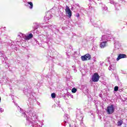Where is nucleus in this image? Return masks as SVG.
<instances>
[{
	"instance_id": "nucleus-1",
	"label": "nucleus",
	"mask_w": 127,
	"mask_h": 127,
	"mask_svg": "<svg viewBox=\"0 0 127 127\" xmlns=\"http://www.w3.org/2000/svg\"><path fill=\"white\" fill-rule=\"evenodd\" d=\"M106 112L108 115H112L115 113V106L114 105L112 104L107 107V109Z\"/></svg>"
},
{
	"instance_id": "nucleus-2",
	"label": "nucleus",
	"mask_w": 127,
	"mask_h": 127,
	"mask_svg": "<svg viewBox=\"0 0 127 127\" xmlns=\"http://www.w3.org/2000/svg\"><path fill=\"white\" fill-rule=\"evenodd\" d=\"M99 80H100V75H99L98 72L94 73L92 77V82H98Z\"/></svg>"
},
{
	"instance_id": "nucleus-3",
	"label": "nucleus",
	"mask_w": 127,
	"mask_h": 127,
	"mask_svg": "<svg viewBox=\"0 0 127 127\" xmlns=\"http://www.w3.org/2000/svg\"><path fill=\"white\" fill-rule=\"evenodd\" d=\"M91 55L89 54H86L84 56H82L81 57V59L82 61H87L88 60H91Z\"/></svg>"
},
{
	"instance_id": "nucleus-4",
	"label": "nucleus",
	"mask_w": 127,
	"mask_h": 127,
	"mask_svg": "<svg viewBox=\"0 0 127 127\" xmlns=\"http://www.w3.org/2000/svg\"><path fill=\"white\" fill-rule=\"evenodd\" d=\"M65 12L67 14V16H68L69 18H71V16H72V11H71L68 5H66Z\"/></svg>"
},
{
	"instance_id": "nucleus-5",
	"label": "nucleus",
	"mask_w": 127,
	"mask_h": 127,
	"mask_svg": "<svg viewBox=\"0 0 127 127\" xmlns=\"http://www.w3.org/2000/svg\"><path fill=\"white\" fill-rule=\"evenodd\" d=\"M124 58H127V55L125 54H119L116 60L117 61H119Z\"/></svg>"
},
{
	"instance_id": "nucleus-6",
	"label": "nucleus",
	"mask_w": 127,
	"mask_h": 127,
	"mask_svg": "<svg viewBox=\"0 0 127 127\" xmlns=\"http://www.w3.org/2000/svg\"><path fill=\"white\" fill-rule=\"evenodd\" d=\"M107 41H104V42H102L100 43V47L101 48H105V47H106V46H107Z\"/></svg>"
},
{
	"instance_id": "nucleus-7",
	"label": "nucleus",
	"mask_w": 127,
	"mask_h": 127,
	"mask_svg": "<svg viewBox=\"0 0 127 127\" xmlns=\"http://www.w3.org/2000/svg\"><path fill=\"white\" fill-rule=\"evenodd\" d=\"M33 38V35L32 34H29L28 35L25 36V40H29L31 38Z\"/></svg>"
},
{
	"instance_id": "nucleus-8",
	"label": "nucleus",
	"mask_w": 127,
	"mask_h": 127,
	"mask_svg": "<svg viewBox=\"0 0 127 127\" xmlns=\"http://www.w3.org/2000/svg\"><path fill=\"white\" fill-rule=\"evenodd\" d=\"M123 124H124V121H123V120H120L118 122L117 126L118 127H121Z\"/></svg>"
},
{
	"instance_id": "nucleus-9",
	"label": "nucleus",
	"mask_w": 127,
	"mask_h": 127,
	"mask_svg": "<svg viewBox=\"0 0 127 127\" xmlns=\"http://www.w3.org/2000/svg\"><path fill=\"white\" fill-rule=\"evenodd\" d=\"M28 4H29V8L32 9L33 8V3L32 2H28Z\"/></svg>"
},
{
	"instance_id": "nucleus-10",
	"label": "nucleus",
	"mask_w": 127,
	"mask_h": 127,
	"mask_svg": "<svg viewBox=\"0 0 127 127\" xmlns=\"http://www.w3.org/2000/svg\"><path fill=\"white\" fill-rule=\"evenodd\" d=\"M51 97L53 99H55L56 98V94L54 93H52Z\"/></svg>"
},
{
	"instance_id": "nucleus-11",
	"label": "nucleus",
	"mask_w": 127,
	"mask_h": 127,
	"mask_svg": "<svg viewBox=\"0 0 127 127\" xmlns=\"http://www.w3.org/2000/svg\"><path fill=\"white\" fill-rule=\"evenodd\" d=\"M71 92L72 93H76V92H77V89H76L75 88H73L71 90Z\"/></svg>"
},
{
	"instance_id": "nucleus-12",
	"label": "nucleus",
	"mask_w": 127,
	"mask_h": 127,
	"mask_svg": "<svg viewBox=\"0 0 127 127\" xmlns=\"http://www.w3.org/2000/svg\"><path fill=\"white\" fill-rule=\"evenodd\" d=\"M114 91L115 92H118V91H119V87L118 86H115L114 87Z\"/></svg>"
},
{
	"instance_id": "nucleus-13",
	"label": "nucleus",
	"mask_w": 127,
	"mask_h": 127,
	"mask_svg": "<svg viewBox=\"0 0 127 127\" xmlns=\"http://www.w3.org/2000/svg\"><path fill=\"white\" fill-rule=\"evenodd\" d=\"M76 17H80V14L77 13V14H76Z\"/></svg>"
},
{
	"instance_id": "nucleus-14",
	"label": "nucleus",
	"mask_w": 127,
	"mask_h": 127,
	"mask_svg": "<svg viewBox=\"0 0 127 127\" xmlns=\"http://www.w3.org/2000/svg\"><path fill=\"white\" fill-rule=\"evenodd\" d=\"M0 101H1V98L0 97Z\"/></svg>"
}]
</instances>
